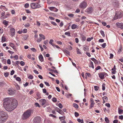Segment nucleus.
Listing matches in <instances>:
<instances>
[{
    "instance_id": "33",
    "label": "nucleus",
    "mask_w": 123,
    "mask_h": 123,
    "mask_svg": "<svg viewBox=\"0 0 123 123\" xmlns=\"http://www.w3.org/2000/svg\"><path fill=\"white\" fill-rule=\"evenodd\" d=\"M10 15V14L9 13H7L6 14L5 16L4 17V18H8V17H9Z\"/></svg>"
},
{
    "instance_id": "51",
    "label": "nucleus",
    "mask_w": 123,
    "mask_h": 123,
    "mask_svg": "<svg viewBox=\"0 0 123 123\" xmlns=\"http://www.w3.org/2000/svg\"><path fill=\"white\" fill-rule=\"evenodd\" d=\"M106 43H105L102 45L101 46L103 48H104L106 46Z\"/></svg>"
},
{
    "instance_id": "46",
    "label": "nucleus",
    "mask_w": 123,
    "mask_h": 123,
    "mask_svg": "<svg viewBox=\"0 0 123 123\" xmlns=\"http://www.w3.org/2000/svg\"><path fill=\"white\" fill-rule=\"evenodd\" d=\"M122 46H120L119 49L118 50V52L119 53H120L122 51Z\"/></svg>"
},
{
    "instance_id": "28",
    "label": "nucleus",
    "mask_w": 123,
    "mask_h": 123,
    "mask_svg": "<svg viewBox=\"0 0 123 123\" xmlns=\"http://www.w3.org/2000/svg\"><path fill=\"white\" fill-rule=\"evenodd\" d=\"M64 52L65 53H66V54H67L68 55H70V52L68 51V50L65 49L64 50Z\"/></svg>"
},
{
    "instance_id": "7",
    "label": "nucleus",
    "mask_w": 123,
    "mask_h": 123,
    "mask_svg": "<svg viewBox=\"0 0 123 123\" xmlns=\"http://www.w3.org/2000/svg\"><path fill=\"white\" fill-rule=\"evenodd\" d=\"M41 119L40 117L37 116L35 117L33 120V123H40Z\"/></svg>"
},
{
    "instance_id": "58",
    "label": "nucleus",
    "mask_w": 123,
    "mask_h": 123,
    "mask_svg": "<svg viewBox=\"0 0 123 123\" xmlns=\"http://www.w3.org/2000/svg\"><path fill=\"white\" fill-rule=\"evenodd\" d=\"M39 46L41 48V51H42L43 50V48L42 47L41 45L40 44L39 45Z\"/></svg>"
},
{
    "instance_id": "1",
    "label": "nucleus",
    "mask_w": 123,
    "mask_h": 123,
    "mask_svg": "<svg viewBox=\"0 0 123 123\" xmlns=\"http://www.w3.org/2000/svg\"><path fill=\"white\" fill-rule=\"evenodd\" d=\"M3 101L4 107L8 111H11L13 110L18 105L17 101L14 98H6L3 99Z\"/></svg>"
},
{
    "instance_id": "53",
    "label": "nucleus",
    "mask_w": 123,
    "mask_h": 123,
    "mask_svg": "<svg viewBox=\"0 0 123 123\" xmlns=\"http://www.w3.org/2000/svg\"><path fill=\"white\" fill-rule=\"evenodd\" d=\"M44 83L46 85V86H50L48 82L45 81L44 82Z\"/></svg>"
},
{
    "instance_id": "11",
    "label": "nucleus",
    "mask_w": 123,
    "mask_h": 123,
    "mask_svg": "<svg viewBox=\"0 0 123 123\" xmlns=\"http://www.w3.org/2000/svg\"><path fill=\"white\" fill-rule=\"evenodd\" d=\"M10 31L11 35L12 36H14L15 34V30L14 28H11L10 29Z\"/></svg>"
},
{
    "instance_id": "15",
    "label": "nucleus",
    "mask_w": 123,
    "mask_h": 123,
    "mask_svg": "<svg viewBox=\"0 0 123 123\" xmlns=\"http://www.w3.org/2000/svg\"><path fill=\"white\" fill-rule=\"evenodd\" d=\"M78 27V26L77 25L75 24H73L71 26V28L72 29H75Z\"/></svg>"
},
{
    "instance_id": "16",
    "label": "nucleus",
    "mask_w": 123,
    "mask_h": 123,
    "mask_svg": "<svg viewBox=\"0 0 123 123\" xmlns=\"http://www.w3.org/2000/svg\"><path fill=\"white\" fill-rule=\"evenodd\" d=\"M39 58L41 62H43V57L42 55V54H40L39 56Z\"/></svg>"
},
{
    "instance_id": "3",
    "label": "nucleus",
    "mask_w": 123,
    "mask_h": 123,
    "mask_svg": "<svg viewBox=\"0 0 123 123\" xmlns=\"http://www.w3.org/2000/svg\"><path fill=\"white\" fill-rule=\"evenodd\" d=\"M8 117L7 113L3 111L0 112V123H4Z\"/></svg>"
},
{
    "instance_id": "39",
    "label": "nucleus",
    "mask_w": 123,
    "mask_h": 123,
    "mask_svg": "<svg viewBox=\"0 0 123 123\" xmlns=\"http://www.w3.org/2000/svg\"><path fill=\"white\" fill-rule=\"evenodd\" d=\"M94 88L95 90L96 91L98 90L99 88V87H98V86H94Z\"/></svg>"
},
{
    "instance_id": "56",
    "label": "nucleus",
    "mask_w": 123,
    "mask_h": 123,
    "mask_svg": "<svg viewBox=\"0 0 123 123\" xmlns=\"http://www.w3.org/2000/svg\"><path fill=\"white\" fill-rule=\"evenodd\" d=\"M101 68L100 66H98L95 68V69L96 70H97L99 69H100Z\"/></svg>"
},
{
    "instance_id": "29",
    "label": "nucleus",
    "mask_w": 123,
    "mask_h": 123,
    "mask_svg": "<svg viewBox=\"0 0 123 123\" xmlns=\"http://www.w3.org/2000/svg\"><path fill=\"white\" fill-rule=\"evenodd\" d=\"M65 118V117L64 116L62 117H59V119L60 120V121L62 120H64Z\"/></svg>"
},
{
    "instance_id": "8",
    "label": "nucleus",
    "mask_w": 123,
    "mask_h": 123,
    "mask_svg": "<svg viewBox=\"0 0 123 123\" xmlns=\"http://www.w3.org/2000/svg\"><path fill=\"white\" fill-rule=\"evenodd\" d=\"M39 103L41 104L42 106H43L46 103V100L45 99H43L39 100Z\"/></svg>"
},
{
    "instance_id": "45",
    "label": "nucleus",
    "mask_w": 123,
    "mask_h": 123,
    "mask_svg": "<svg viewBox=\"0 0 123 123\" xmlns=\"http://www.w3.org/2000/svg\"><path fill=\"white\" fill-rule=\"evenodd\" d=\"M9 75V74L8 72L5 73H4V75L6 77H7Z\"/></svg>"
},
{
    "instance_id": "32",
    "label": "nucleus",
    "mask_w": 123,
    "mask_h": 123,
    "mask_svg": "<svg viewBox=\"0 0 123 123\" xmlns=\"http://www.w3.org/2000/svg\"><path fill=\"white\" fill-rule=\"evenodd\" d=\"M105 84L103 83L102 85V89L103 90H104L105 89Z\"/></svg>"
},
{
    "instance_id": "60",
    "label": "nucleus",
    "mask_w": 123,
    "mask_h": 123,
    "mask_svg": "<svg viewBox=\"0 0 123 123\" xmlns=\"http://www.w3.org/2000/svg\"><path fill=\"white\" fill-rule=\"evenodd\" d=\"M14 72H15L14 71V70H12L11 71V73H10V75H13L14 74Z\"/></svg>"
},
{
    "instance_id": "9",
    "label": "nucleus",
    "mask_w": 123,
    "mask_h": 123,
    "mask_svg": "<svg viewBox=\"0 0 123 123\" xmlns=\"http://www.w3.org/2000/svg\"><path fill=\"white\" fill-rule=\"evenodd\" d=\"M93 11V8L90 7L87 8L86 9V12L88 13H91Z\"/></svg>"
},
{
    "instance_id": "34",
    "label": "nucleus",
    "mask_w": 123,
    "mask_h": 123,
    "mask_svg": "<svg viewBox=\"0 0 123 123\" xmlns=\"http://www.w3.org/2000/svg\"><path fill=\"white\" fill-rule=\"evenodd\" d=\"M76 51L77 53L78 54L80 55L81 54V52L80 51V50L78 48H77V49Z\"/></svg>"
},
{
    "instance_id": "52",
    "label": "nucleus",
    "mask_w": 123,
    "mask_h": 123,
    "mask_svg": "<svg viewBox=\"0 0 123 123\" xmlns=\"http://www.w3.org/2000/svg\"><path fill=\"white\" fill-rule=\"evenodd\" d=\"M24 6L25 8H27L29 6V5L28 3H26L25 4Z\"/></svg>"
},
{
    "instance_id": "20",
    "label": "nucleus",
    "mask_w": 123,
    "mask_h": 123,
    "mask_svg": "<svg viewBox=\"0 0 123 123\" xmlns=\"http://www.w3.org/2000/svg\"><path fill=\"white\" fill-rule=\"evenodd\" d=\"M0 7L2 9L4 10H7V8L4 6L1 5Z\"/></svg>"
},
{
    "instance_id": "44",
    "label": "nucleus",
    "mask_w": 123,
    "mask_h": 123,
    "mask_svg": "<svg viewBox=\"0 0 123 123\" xmlns=\"http://www.w3.org/2000/svg\"><path fill=\"white\" fill-rule=\"evenodd\" d=\"M16 79L17 81H20L21 80L20 78L19 77H16Z\"/></svg>"
},
{
    "instance_id": "59",
    "label": "nucleus",
    "mask_w": 123,
    "mask_h": 123,
    "mask_svg": "<svg viewBox=\"0 0 123 123\" xmlns=\"http://www.w3.org/2000/svg\"><path fill=\"white\" fill-rule=\"evenodd\" d=\"M7 63L8 64H11V61L10 59H8L7 61Z\"/></svg>"
},
{
    "instance_id": "24",
    "label": "nucleus",
    "mask_w": 123,
    "mask_h": 123,
    "mask_svg": "<svg viewBox=\"0 0 123 123\" xmlns=\"http://www.w3.org/2000/svg\"><path fill=\"white\" fill-rule=\"evenodd\" d=\"M82 40L83 41H85L86 40V36L84 35H82Z\"/></svg>"
},
{
    "instance_id": "5",
    "label": "nucleus",
    "mask_w": 123,
    "mask_h": 123,
    "mask_svg": "<svg viewBox=\"0 0 123 123\" xmlns=\"http://www.w3.org/2000/svg\"><path fill=\"white\" fill-rule=\"evenodd\" d=\"M87 6V3L85 1H83L80 3L79 6L82 9H84L86 8Z\"/></svg>"
},
{
    "instance_id": "22",
    "label": "nucleus",
    "mask_w": 123,
    "mask_h": 123,
    "mask_svg": "<svg viewBox=\"0 0 123 123\" xmlns=\"http://www.w3.org/2000/svg\"><path fill=\"white\" fill-rule=\"evenodd\" d=\"M6 40V39L5 37L3 36L1 38V41L2 42H5Z\"/></svg>"
},
{
    "instance_id": "64",
    "label": "nucleus",
    "mask_w": 123,
    "mask_h": 123,
    "mask_svg": "<svg viewBox=\"0 0 123 123\" xmlns=\"http://www.w3.org/2000/svg\"><path fill=\"white\" fill-rule=\"evenodd\" d=\"M25 11L27 13H31V11L29 10H26Z\"/></svg>"
},
{
    "instance_id": "26",
    "label": "nucleus",
    "mask_w": 123,
    "mask_h": 123,
    "mask_svg": "<svg viewBox=\"0 0 123 123\" xmlns=\"http://www.w3.org/2000/svg\"><path fill=\"white\" fill-rule=\"evenodd\" d=\"M10 45L14 49V50H15L16 49L14 48V47L15 46L14 45V44L12 43H10Z\"/></svg>"
},
{
    "instance_id": "14",
    "label": "nucleus",
    "mask_w": 123,
    "mask_h": 123,
    "mask_svg": "<svg viewBox=\"0 0 123 123\" xmlns=\"http://www.w3.org/2000/svg\"><path fill=\"white\" fill-rule=\"evenodd\" d=\"M103 74V72H101L98 74L99 77L102 79H104V76Z\"/></svg>"
},
{
    "instance_id": "30",
    "label": "nucleus",
    "mask_w": 123,
    "mask_h": 123,
    "mask_svg": "<svg viewBox=\"0 0 123 123\" xmlns=\"http://www.w3.org/2000/svg\"><path fill=\"white\" fill-rule=\"evenodd\" d=\"M39 36L41 37L42 38H43V39H45V37L43 35L41 34H39Z\"/></svg>"
},
{
    "instance_id": "23",
    "label": "nucleus",
    "mask_w": 123,
    "mask_h": 123,
    "mask_svg": "<svg viewBox=\"0 0 123 123\" xmlns=\"http://www.w3.org/2000/svg\"><path fill=\"white\" fill-rule=\"evenodd\" d=\"M73 106L76 108H78V105L75 103H74L73 104Z\"/></svg>"
},
{
    "instance_id": "40",
    "label": "nucleus",
    "mask_w": 123,
    "mask_h": 123,
    "mask_svg": "<svg viewBox=\"0 0 123 123\" xmlns=\"http://www.w3.org/2000/svg\"><path fill=\"white\" fill-rule=\"evenodd\" d=\"M52 101L54 102H55L57 101L56 98L55 97H54L52 99Z\"/></svg>"
},
{
    "instance_id": "62",
    "label": "nucleus",
    "mask_w": 123,
    "mask_h": 123,
    "mask_svg": "<svg viewBox=\"0 0 123 123\" xmlns=\"http://www.w3.org/2000/svg\"><path fill=\"white\" fill-rule=\"evenodd\" d=\"M105 105L106 106H107L109 108L110 107V105L109 103H106Z\"/></svg>"
},
{
    "instance_id": "37",
    "label": "nucleus",
    "mask_w": 123,
    "mask_h": 123,
    "mask_svg": "<svg viewBox=\"0 0 123 123\" xmlns=\"http://www.w3.org/2000/svg\"><path fill=\"white\" fill-rule=\"evenodd\" d=\"M93 38V37H92L90 38H88L86 40L87 41H90Z\"/></svg>"
},
{
    "instance_id": "31",
    "label": "nucleus",
    "mask_w": 123,
    "mask_h": 123,
    "mask_svg": "<svg viewBox=\"0 0 123 123\" xmlns=\"http://www.w3.org/2000/svg\"><path fill=\"white\" fill-rule=\"evenodd\" d=\"M3 24L5 25H8V22L6 20H4L3 21Z\"/></svg>"
},
{
    "instance_id": "55",
    "label": "nucleus",
    "mask_w": 123,
    "mask_h": 123,
    "mask_svg": "<svg viewBox=\"0 0 123 123\" xmlns=\"http://www.w3.org/2000/svg\"><path fill=\"white\" fill-rule=\"evenodd\" d=\"M49 116L50 117H54L55 118L56 117L53 114H50L49 115Z\"/></svg>"
},
{
    "instance_id": "36",
    "label": "nucleus",
    "mask_w": 123,
    "mask_h": 123,
    "mask_svg": "<svg viewBox=\"0 0 123 123\" xmlns=\"http://www.w3.org/2000/svg\"><path fill=\"white\" fill-rule=\"evenodd\" d=\"M100 33L103 37H105V35L104 34V32L103 31H100Z\"/></svg>"
},
{
    "instance_id": "61",
    "label": "nucleus",
    "mask_w": 123,
    "mask_h": 123,
    "mask_svg": "<svg viewBox=\"0 0 123 123\" xmlns=\"http://www.w3.org/2000/svg\"><path fill=\"white\" fill-rule=\"evenodd\" d=\"M51 24L55 26H56L57 25V24H56V23L55 22H53V21L51 22Z\"/></svg>"
},
{
    "instance_id": "6",
    "label": "nucleus",
    "mask_w": 123,
    "mask_h": 123,
    "mask_svg": "<svg viewBox=\"0 0 123 123\" xmlns=\"http://www.w3.org/2000/svg\"><path fill=\"white\" fill-rule=\"evenodd\" d=\"M123 14L121 12H116V14L114 18V19H116L118 18H120L122 17Z\"/></svg>"
},
{
    "instance_id": "12",
    "label": "nucleus",
    "mask_w": 123,
    "mask_h": 123,
    "mask_svg": "<svg viewBox=\"0 0 123 123\" xmlns=\"http://www.w3.org/2000/svg\"><path fill=\"white\" fill-rule=\"evenodd\" d=\"M49 9L51 11H53L56 12H57L58 11V9H57L55 7H49Z\"/></svg>"
},
{
    "instance_id": "54",
    "label": "nucleus",
    "mask_w": 123,
    "mask_h": 123,
    "mask_svg": "<svg viewBox=\"0 0 123 123\" xmlns=\"http://www.w3.org/2000/svg\"><path fill=\"white\" fill-rule=\"evenodd\" d=\"M28 78L29 79H32L33 78V77L32 75H30L29 76H28Z\"/></svg>"
},
{
    "instance_id": "21",
    "label": "nucleus",
    "mask_w": 123,
    "mask_h": 123,
    "mask_svg": "<svg viewBox=\"0 0 123 123\" xmlns=\"http://www.w3.org/2000/svg\"><path fill=\"white\" fill-rule=\"evenodd\" d=\"M90 67H92L93 69H94V67L93 65V62L91 61L90 62V63L89 65Z\"/></svg>"
},
{
    "instance_id": "57",
    "label": "nucleus",
    "mask_w": 123,
    "mask_h": 123,
    "mask_svg": "<svg viewBox=\"0 0 123 123\" xmlns=\"http://www.w3.org/2000/svg\"><path fill=\"white\" fill-rule=\"evenodd\" d=\"M104 42V40L103 39H100L99 40V42Z\"/></svg>"
},
{
    "instance_id": "48",
    "label": "nucleus",
    "mask_w": 123,
    "mask_h": 123,
    "mask_svg": "<svg viewBox=\"0 0 123 123\" xmlns=\"http://www.w3.org/2000/svg\"><path fill=\"white\" fill-rule=\"evenodd\" d=\"M20 64L22 66H24L25 64V62L23 61H21L20 62Z\"/></svg>"
},
{
    "instance_id": "38",
    "label": "nucleus",
    "mask_w": 123,
    "mask_h": 123,
    "mask_svg": "<svg viewBox=\"0 0 123 123\" xmlns=\"http://www.w3.org/2000/svg\"><path fill=\"white\" fill-rule=\"evenodd\" d=\"M94 103H91V105L89 106L90 109L92 108L94 106Z\"/></svg>"
},
{
    "instance_id": "2",
    "label": "nucleus",
    "mask_w": 123,
    "mask_h": 123,
    "mask_svg": "<svg viewBox=\"0 0 123 123\" xmlns=\"http://www.w3.org/2000/svg\"><path fill=\"white\" fill-rule=\"evenodd\" d=\"M33 113V111L31 109H28L26 111L22 116V119L23 120H25L28 119Z\"/></svg>"
},
{
    "instance_id": "25",
    "label": "nucleus",
    "mask_w": 123,
    "mask_h": 123,
    "mask_svg": "<svg viewBox=\"0 0 123 123\" xmlns=\"http://www.w3.org/2000/svg\"><path fill=\"white\" fill-rule=\"evenodd\" d=\"M84 46L83 49L85 51L86 50H88L89 49V48L87 46Z\"/></svg>"
},
{
    "instance_id": "42",
    "label": "nucleus",
    "mask_w": 123,
    "mask_h": 123,
    "mask_svg": "<svg viewBox=\"0 0 123 123\" xmlns=\"http://www.w3.org/2000/svg\"><path fill=\"white\" fill-rule=\"evenodd\" d=\"M35 105L36 107H41V106L39 105L38 103H35Z\"/></svg>"
},
{
    "instance_id": "4",
    "label": "nucleus",
    "mask_w": 123,
    "mask_h": 123,
    "mask_svg": "<svg viewBox=\"0 0 123 123\" xmlns=\"http://www.w3.org/2000/svg\"><path fill=\"white\" fill-rule=\"evenodd\" d=\"M31 7L33 9L38 8L41 7L40 5L38 3H32L31 4Z\"/></svg>"
},
{
    "instance_id": "41",
    "label": "nucleus",
    "mask_w": 123,
    "mask_h": 123,
    "mask_svg": "<svg viewBox=\"0 0 123 123\" xmlns=\"http://www.w3.org/2000/svg\"><path fill=\"white\" fill-rule=\"evenodd\" d=\"M123 112V110L122 109H118V112L119 114H121Z\"/></svg>"
},
{
    "instance_id": "19",
    "label": "nucleus",
    "mask_w": 123,
    "mask_h": 123,
    "mask_svg": "<svg viewBox=\"0 0 123 123\" xmlns=\"http://www.w3.org/2000/svg\"><path fill=\"white\" fill-rule=\"evenodd\" d=\"M113 3L115 5H116L117 6H118L119 3L118 1L116 0L114 1Z\"/></svg>"
},
{
    "instance_id": "43",
    "label": "nucleus",
    "mask_w": 123,
    "mask_h": 123,
    "mask_svg": "<svg viewBox=\"0 0 123 123\" xmlns=\"http://www.w3.org/2000/svg\"><path fill=\"white\" fill-rule=\"evenodd\" d=\"M65 34L66 35H68V36H70V33L69 32H65Z\"/></svg>"
},
{
    "instance_id": "18",
    "label": "nucleus",
    "mask_w": 123,
    "mask_h": 123,
    "mask_svg": "<svg viewBox=\"0 0 123 123\" xmlns=\"http://www.w3.org/2000/svg\"><path fill=\"white\" fill-rule=\"evenodd\" d=\"M59 110L58 112L61 114L63 115L64 114V113L60 109L59 110Z\"/></svg>"
},
{
    "instance_id": "10",
    "label": "nucleus",
    "mask_w": 123,
    "mask_h": 123,
    "mask_svg": "<svg viewBox=\"0 0 123 123\" xmlns=\"http://www.w3.org/2000/svg\"><path fill=\"white\" fill-rule=\"evenodd\" d=\"M8 93L10 95H12L14 93V91L11 88H9L8 90Z\"/></svg>"
},
{
    "instance_id": "27",
    "label": "nucleus",
    "mask_w": 123,
    "mask_h": 123,
    "mask_svg": "<svg viewBox=\"0 0 123 123\" xmlns=\"http://www.w3.org/2000/svg\"><path fill=\"white\" fill-rule=\"evenodd\" d=\"M105 121L106 123H109V120L108 118L107 117H105Z\"/></svg>"
},
{
    "instance_id": "13",
    "label": "nucleus",
    "mask_w": 123,
    "mask_h": 123,
    "mask_svg": "<svg viewBox=\"0 0 123 123\" xmlns=\"http://www.w3.org/2000/svg\"><path fill=\"white\" fill-rule=\"evenodd\" d=\"M122 24V23L118 22L116 23V25L117 27L120 28L121 29Z\"/></svg>"
},
{
    "instance_id": "63",
    "label": "nucleus",
    "mask_w": 123,
    "mask_h": 123,
    "mask_svg": "<svg viewBox=\"0 0 123 123\" xmlns=\"http://www.w3.org/2000/svg\"><path fill=\"white\" fill-rule=\"evenodd\" d=\"M68 16L70 17H73L74 16V14H68Z\"/></svg>"
},
{
    "instance_id": "50",
    "label": "nucleus",
    "mask_w": 123,
    "mask_h": 123,
    "mask_svg": "<svg viewBox=\"0 0 123 123\" xmlns=\"http://www.w3.org/2000/svg\"><path fill=\"white\" fill-rule=\"evenodd\" d=\"M85 76H87L89 77H90L91 76V74L88 73H86L85 74Z\"/></svg>"
},
{
    "instance_id": "47",
    "label": "nucleus",
    "mask_w": 123,
    "mask_h": 123,
    "mask_svg": "<svg viewBox=\"0 0 123 123\" xmlns=\"http://www.w3.org/2000/svg\"><path fill=\"white\" fill-rule=\"evenodd\" d=\"M58 106L60 108L62 109V108L63 106L62 104L61 103H59L58 104Z\"/></svg>"
},
{
    "instance_id": "49",
    "label": "nucleus",
    "mask_w": 123,
    "mask_h": 123,
    "mask_svg": "<svg viewBox=\"0 0 123 123\" xmlns=\"http://www.w3.org/2000/svg\"><path fill=\"white\" fill-rule=\"evenodd\" d=\"M74 115L76 117H78L79 115V113L76 112H74Z\"/></svg>"
},
{
    "instance_id": "17",
    "label": "nucleus",
    "mask_w": 123,
    "mask_h": 123,
    "mask_svg": "<svg viewBox=\"0 0 123 123\" xmlns=\"http://www.w3.org/2000/svg\"><path fill=\"white\" fill-rule=\"evenodd\" d=\"M48 70L49 71L53 72L55 73H58L56 70H54L51 68H49L48 69Z\"/></svg>"
},
{
    "instance_id": "35",
    "label": "nucleus",
    "mask_w": 123,
    "mask_h": 123,
    "mask_svg": "<svg viewBox=\"0 0 123 123\" xmlns=\"http://www.w3.org/2000/svg\"><path fill=\"white\" fill-rule=\"evenodd\" d=\"M37 95L38 97L39 98H41L40 96V94L39 92H37Z\"/></svg>"
}]
</instances>
